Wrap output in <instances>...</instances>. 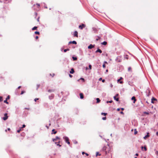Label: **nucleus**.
<instances>
[{"label": "nucleus", "mask_w": 158, "mask_h": 158, "mask_svg": "<svg viewBox=\"0 0 158 158\" xmlns=\"http://www.w3.org/2000/svg\"><path fill=\"white\" fill-rule=\"evenodd\" d=\"M103 150L105 151L106 153L109 152V151L110 150L109 145L108 144H107L103 148Z\"/></svg>", "instance_id": "f257e3e1"}, {"label": "nucleus", "mask_w": 158, "mask_h": 158, "mask_svg": "<svg viewBox=\"0 0 158 158\" xmlns=\"http://www.w3.org/2000/svg\"><path fill=\"white\" fill-rule=\"evenodd\" d=\"M62 14L61 12L58 10H56L55 12V15L57 17H59L60 14Z\"/></svg>", "instance_id": "f03ea898"}, {"label": "nucleus", "mask_w": 158, "mask_h": 158, "mask_svg": "<svg viewBox=\"0 0 158 158\" xmlns=\"http://www.w3.org/2000/svg\"><path fill=\"white\" fill-rule=\"evenodd\" d=\"M63 138L65 140V142L68 144H70V142L69 141V139L67 137L64 136L63 137Z\"/></svg>", "instance_id": "7ed1b4c3"}, {"label": "nucleus", "mask_w": 158, "mask_h": 158, "mask_svg": "<svg viewBox=\"0 0 158 158\" xmlns=\"http://www.w3.org/2000/svg\"><path fill=\"white\" fill-rule=\"evenodd\" d=\"M56 140H56V139L55 138L52 139V141L55 143L57 145L59 146V147H61V145L59 144L60 141L59 140L58 141V142H56Z\"/></svg>", "instance_id": "20e7f679"}, {"label": "nucleus", "mask_w": 158, "mask_h": 158, "mask_svg": "<svg viewBox=\"0 0 158 158\" xmlns=\"http://www.w3.org/2000/svg\"><path fill=\"white\" fill-rule=\"evenodd\" d=\"M8 116H7V114L5 113L4 114V117L3 118V119L5 121L8 119Z\"/></svg>", "instance_id": "39448f33"}, {"label": "nucleus", "mask_w": 158, "mask_h": 158, "mask_svg": "<svg viewBox=\"0 0 158 158\" xmlns=\"http://www.w3.org/2000/svg\"><path fill=\"white\" fill-rule=\"evenodd\" d=\"M85 27V25L84 24H82L81 25H80L79 26V28L81 29H82L83 28H84Z\"/></svg>", "instance_id": "423d86ee"}, {"label": "nucleus", "mask_w": 158, "mask_h": 158, "mask_svg": "<svg viewBox=\"0 0 158 158\" xmlns=\"http://www.w3.org/2000/svg\"><path fill=\"white\" fill-rule=\"evenodd\" d=\"M74 36L76 37H78V32L77 31H74Z\"/></svg>", "instance_id": "0eeeda50"}, {"label": "nucleus", "mask_w": 158, "mask_h": 158, "mask_svg": "<svg viewBox=\"0 0 158 158\" xmlns=\"http://www.w3.org/2000/svg\"><path fill=\"white\" fill-rule=\"evenodd\" d=\"M94 47V45H93L92 44H91L89 46H88V48L89 49H92V48Z\"/></svg>", "instance_id": "6e6552de"}, {"label": "nucleus", "mask_w": 158, "mask_h": 158, "mask_svg": "<svg viewBox=\"0 0 158 158\" xmlns=\"http://www.w3.org/2000/svg\"><path fill=\"white\" fill-rule=\"evenodd\" d=\"M79 95H80V98L81 99H82L84 98V95H83V93H80V94Z\"/></svg>", "instance_id": "1a4fd4ad"}, {"label": "nucleus", "mask_w": 158, "mask_h": 158, "mask_svg": "<svg viewBox=\"0 0 158 158\" xmlns=\"http://www.w3.org/2000/svg\"><path fill=\"white\" fill-rule=\"evenodd\" d=\"M149 133H147V135H145L144 137L143 138L146 139H147L148 137L149 136Z\"/></svg>", "instance_id": "9d476101"}, {"label": "nucleus", "mask_w": 158, "mask_h": 158, "mask_svg": "<svg viewBox=\"0 0 158 158\" xmlns=\"http://www.w3.org/2000/svg\"><path fill=\"white\" fill-rule=\"evenodd\" d=\"M74 73V70L73 68H72L71 69V71H70V73L71 74H73Z\"/></svg>", "instance_id": "9b49d317"}, {"label": "nucleus", "mask_w": 158, "mask_h": 158, "mask_svg": "<svg viewBox=\"0 0 158 158\" xmlns=\"http://www.w3.org/2000/svg\"><path fill=\"white\" fill-rule=\"evenodd\" d=\"M96 52H99V53H102V51L99 49H97L96 51Z\"/></svg>", "instance_id": "f8f14e48"}, {"label": "nucleus", "mask_w": 158, "mask_h": 158, "mask_svg": "<svg viewBox=\"0 0 158 158\" xmlns=\"http://www.w3.org/2000/svg\"><path fill=\"white\" fill-rule=\"evenodd\" d=\"M131 99L132 100H134V102H133V103H135V101H136V99H135V97H134V96H133V97L132 98H131Z\"/></svg>", "instance_id": "ddd939ff"}, {"label": "nucleus", "mask_w": 158, "mask_h": 158, "mask_svg": "<svg viewBox=\"0 0 158 158\" xmlns=\"http://www.w3.org/2000/svg\"><path fill=\"white\" fill-rule=\"evenodd\" d=\"M72 43L74 44H76L77 42L75 41H70L69 42V44H71Z\"/></svg>", "instance_id": "4468645a"}, {"label": "nucleus", "mask_w": 158, "mask_h": 158, "mask_svg": "<svg viewBox=\"0 0 158 158\" xmlns=\"http://www.w3.org/2000/svg\"><path fill=\"white\" fill-rule=\"evenodd\" d=\"M146 92V93H148V94L147 95V96H149L150 95V90L149 89H148L147 90Z\"/></svg>", "instance_id": "2eb2a0df"}, {"label": "nucleus", "mask_w": 158, "mask_h": 158, "mask_svg": "<svg viewBox=\"0 0 158 158\" xmlns=\"http://www.w3.org/2000/svg\"><path fill=\"white\" fill-rule=\"evenodd\" d=\"M156 100V99L155 98H153L152 99L151 102L152 103H154V101Z\"/></svg>", "instance_id": "dca6fc26"}, {"label": "nucleus", "mask_w": 158, "mask_h": 158, "mask_svg": "<svg viewBox=\"0 0 158 158\" xmlns=\"http://www.w3.org/2000/svg\"><path fill=\"white\" fill-rule=\"evenodd\" d=\"M107 44V42H106V41H104L103 42H102V43H101V44H102L104 45H106Z\"/></svg>", "instance_id": "f3484780"}, {"label": "nucleus", "mask_w": 158, "mask_h": 158, "mask_svg": "<svg viewBox=\"0 0 158 158\" xmlns=\"http://www.w3.org/2000/svg\"><path fill=\"white\" fill-rule=\"evenodd\" d=\"M96 100H97V103H99L100 101V99L98 98H96Z\"/></svg>", "instance_id": "a211bd4d"}, {"label": "nucleus", "mask_w": 158, "mask_h": 158, "mask_svg": "<svg viewBox=\"0 0 158 158\" xmlns=\"http://www.w3.org/2000/svg\"><path fill=\"white\" fill-rule=\"evenodd\" d=\"M114 98L115 100L116 101H118L119 100V99L118 98H116V97L115 96L114 97Z\"/></svg>", "instance_id": "6ab92c4d"}, {"label": "nucleus", "mask_w": 158, "mask_h": 158, "mask_svg": "<svg viewBox=\"0 0 158 158\" xmlns=\"http://www.w3.org/2000/svg\"><path fill=\"white\" fill-rule=\"evenodd\" d=\"M124 58L127 60L128 59V55H125L124 56Z\"/></svg>", "instance_id": "aec40b11"}, {"label": "nucleus", "mask_w": 158, "mask_h": 158, "mask_svg": "<svg viewBox=\"0 0 158 158\" xmlns=\"http://www.w3.org/2000/svg\"><path fill=\"white\" fill-rule=\"evenodd\" d=\"M137 132H138L137 131L136 129H135V130H134V134L136 135L137 134Z\"/></svg>", "instance_id": "412c9836"}, {"label": "nucleus", "mask_w": 158, "mask_h": 158, "mask_svg": "<svg viewBox=\"0 0 158 158\" xmlns=\"http://www.w3.org/2000/svg\"><path fill=\"white\" fill-rule=\"evenodd\" d=\"M52 132H54L53 134H56V133H57V131H55V130L54 129H52Z\"/></svg>", "instance_id": "4be33fe9"}, {"label": "nucleus", "mask_w": 158, "mask_h": 158, "mask_svg": "<svg viewBox=\"0 0 158 158\" xmlns=\"http://www.w3.org/2000/svg\"><path fill=\"white\" fill-rule=\"evenodd\" d=\"M37 28V27H34L32 29V30H36Z\"/></svg>", "instance_id": "5701e85b"}, {"label": "nucleus", "mask_w": 158, "mask_h": 158, "mask_svg": "<svg viewBox=\"0 0 158 158\" xmlns=\"http://www.w3.org/2000/svg\"><path fill=\"white\" fill-rule=\"evenodd\" d=\"M128 70L129 71H131V67H129L128 68Z\"/></svg>", "instance_id": "b1692460"}, {"label": "nucleus", "mask_w": 158, "mask_h": 158, "mask_svg": "<svg viewBox=\"0 0 158 158\" xmlns=\"http://www.w3.org/2000/svg\"><path fill=\"white\" fill-rule=\"evenodd\" d=\"M72 58H73V60H77V57H73H73H72Z\"/></svg>", "instance_id": "393cba45"}, {"label": "nucleus", "mask_w": 158, "mask_h": 158, "mask_svg": "<svg viewBox=\"0 0 158 158\" xmlns=\"http://www.w3.org/2000/svg\"><path fill=\"white\" fill-rule=\"evenodd\" d=\"M107 114L106 113H101V114L102 115H104V116H106L107 115Z\"/></svg>", "instance_id": "a878e982"}, {"label": "nucleus", "mask_w": 158, "mask_h": 158, "mask_svg": "<svg viewBox=\"0 0 158 158\" xmlns=\"http://www.w3.org/2000/svg\"><path fill=\"white\" fill-rule=\"evenodd\" d=\"M35 34H37V35H39L40 34V32H39L37 31H35Z\"/></svg>", "instance_id": "bb28decb"}, {"label": "nucleus", "mask_w": 158, "mask_h": 158, "mask_svg": "<svg viewBox=\"0 0 158 158\" xmlns=\"http://www.w3.org/2000/svg\"><path fill=\"white\" fill-rule=\"evenodd\" d=\"M101 38L100 37H99V36L97 37V38L96 39V40L97 41H98V40H99Z\"/></svg>", "instance_id": "cd10ccee"}, {"label": "nucleus", "mask_w": 158, "mask_h": 158, "mask_svg": "<svg viewBox=\"0 0 158 158\" xmlns=\"http://www.w3.org/2000/svg\"><path fill=\"white\" fill-rule=\"evenodd\" d=\"M55 139H56V140L59 139L60 140V138L58 136H56L55 138Z\"/></svg>", "instance_id": "c85d7f7f"}, {"label": "nucleus", "mask_w": 158, "mask_h": 158, "mask_svg": "<svg viewBox=\"0 0 158 158\" xmlns=\"http://www.w3.org/2000/svg\"><path fill=\"white\" fill-rule=\"evenodd\" d=\"M3 101L2 97L0 96V102H2Z\"/></svg>", "instance_id": "c756f323"}, {"label": "nucleus", "mask_w": 158, "mask_h": 158, "mask_svg": "<svg viewBox=\"0 0 158 158\" xmlns=\"http://www.w3.org/2000/svg\"><path fill=\"white\" fill-rule=\"evenodd\" d=\"M4 103H6L7 104H8V102H7V100H6V99L5 100H4Z\"/></svg>", "instance_id": "7c9ffc66"}, {"label": "nucleus", "mask_w": 158, "mask_h": 158, "mask_svg": "<svg viewBox=\"0 0 158 158\" xmlns=\"http://www.w3.org/2000/svg\"><path fill=\"white\" fill-rule=\"evenodd\" d=\"M69 49H65L64 50V52H66L67 51H69Z\"/></svg>", "instance_id": "2f4dec72"}, {"label": "nucleus", "mask_w": 158, "mask_h": 158, "mask_svg": "<svg viewBox=\"0 0 158 158\" xmlns=\"http://www.w3.org/2000/svg\"><path fill=\"white\" fill-rule=\"evenodd\" d=\"M10 96H9V95H8V96H7V98H6V100H7L9 99H10Z\"/></svg>", "instance_id": "473e14b6"}, {"label": "nucleus", "mask_w": 158, "mask_h": 158, "mask_svg": "<svg viewBox=\"0 0 158 158\" xmlns=\"http://www.w3.org/2000/svg\"><path fill=\"white\" fill-rule=\"evenodd\" d=\"M123 79L122 77H121L118 80V82L119 81Z\"/></svg>", "instance_id": "72a5a7b5"}, {"label": "nucleus", "mask_w": 158, "mask_h": 158, "mask_svg": "<svg viewBox=\"0 0 158 158\" xmlns=\"http://www.w3.org/2000/svg\"><path fill=\"white\" fill-rule=\"evenodd\" d=\"M144 148L145 151H146L147 150V148L146 146H144Z\"/></svg>", "instance_id": "f704fd0d"}, {"label": "nucleus", "mask_w": 158, "mask_h": 158, "mask_svg": "<svg viewBox=\"0 0 158 158\" xmlns=\"http://www.w3.org/2000/svg\"><path fill=\"white\" fill-rule=\"evenodd\" d=\"M155 154H156V155H158V151H156L155 152Z\"/></svg>", "instance_id": "c9c22d12"}, {"label": "nucleus", "mask_w": 158, "mask_h": 158, "mask_svg": "<svg viewBox=\"0 0 158 158\" xmlns=\"http://www.w3.org/2000/svg\"><path fill=\"white\" fill-rule=\"evenodd\" d=\"M106 117H103L102 118V119L103 120H106Z\"/></svg>", "instance_id": "e433bc0d"}, {"label": "nucleus", "mask_w": 158, "mask_h": 158, "mask_svg": "<svg viewBox=\"0 0 158 158\" xmlns=\"http://www.w3.org/2000/svg\"><path fill=\"white\" fill-rule=\"evenodd\" d=\"M21 129H20L18 130L17 131V132L18 133H19L20 132V131H21Z\"/></svg>", "instance_id": "4c0bfd02"}, {"label": "nucleus", "mask_w": 158, "mask_h": 158, "mask_svg": "<svg viewBox=\"0 0 158 158\" xmlns=\"http://www.w3.org/2000/svg\"><path fill=\"white\" fill-rule=\"evenodd\" d=\"M144 113L147 114H149V113L147 112H144Z\"/></svg>", "instance_id": "58836bf2"}, {"label": "nucleus", "mask_w": 158, "mask_h": 158, "mask_svg": "<svg viewBox=\"0 0 158 158\" xmlns=\"http://www.w3.org/2000/svg\"><path fill=\"white\" fill-rule=\"evenodd\" d=\"M80 79V80H83V81H85L84 79L83 78H81Z\"/></svg>", "instance_id": "ea45409f"}, {"label": "nucleus", "mask_w": 158, "mask_h": 158, "mask_svg": "<svg viewBox=\"0 0 158 158\" xmlns=\"http://www.w3.org/2000/svg\"><path fill=\"white\" fill-rule=\"evenodd\" d=\"M102 67L103 68H105L106 67V65L105 64H104L102 65Z\"/></svg>", "instance_id": "a19ab883"}, {"label": "nucleus", "mask_w": 158, "mask_h": 158, "mask_svg": "<svg viewBox=\"0 0 158 158\" xmlns=\"http://www.w3.org/2000/svg\"><path fill=\"white\" fill-rule=\"evenodd\" d=\"M112 101H107V103H108L109 102L111 103H112Z\"/></svg>", "instance_id": "79ce46f5"}, {"label": "nucleus", "mask_w": 158, "mask_h": 158, "mask_svg": "<svg viewBox=\"0 0 158 158\" xmlns=\"http://www.w3.org/2000/svg\"><path fill=\"white\" fill-rule=\"evenodd\" d=\"M89 69H91V68H92V66L91 65H89Z\"/></svg>", "instance_id": "37998d69"}, {"label": "nucleus", "mask_w": 158, "mask_h": 158, "mask_svg": "<svg viewBox=\"0 0 158 158\" xmlns=\"http://www.w3.org/2000/svg\"><path fill=\"white\" fill-rule=\"evenodd\" d=\"M25 92V91H22V92H21V94H23V93H24Z\"/></svg>", "instance_id": "c03bdc74"}, {"label": "nucleus", "mask_w": 158, "mask_h": 158, "mask_svg": "<svg viewBox=\"0 0 158 158\" xmlns=\"http://www.w3.org/2000/svg\"><path fill=\"white\" fill-rule=\"evenodd\" d=\"M48 91L49 92H51L53 91V90H48Z\"/></svg>", "instance_id": "a18cd8bd"}, {"label": "nucleus", "mask_w": 158, "mask_h": 158, "mask_svg": "<svg viewBox=\"0 0 158 158\" xmlns=\"http://www.w3.org/2000/svg\"><path fill=\"white\" fill-rule=\"evenodd\" d=\"M39 19H40V17H38V19H37V21L38 22H40Z\"/></svg>", "instance_id": "49530a36"}, {"label": "nucleus", "mask_w": 158, "mask_h": 158, "mask_svg": "<svg viewBox=\"0 0 158 158\" xmlns=\"http://www.w3.org/2000/svg\"><path fill=\"white\" fill-rule=\"evenodd\" d=\"M26 127V126L25 124H23V125L22 128H24Z\"/></svg>", "instance_id": "de8ad7c7"}, {"label": "nucleus", "mask_w": 158, "mask_h": 158, "mask_svg": "<svg viewBox=\"0 0 158 158\" xmlns=\"http://www.w3.org/2000/svg\"><path fill=\"white\" fill-rule=\"evenodd\" d=\"M39 100V98H35V99L34 100L35 101V102H36L37 100Z\"/></svg>", "instance_id": "09e8293b"}, {"label": "nucleus", "mask_w": 158, "mask_h": 158, "mask_svg": "<svg viewBox=\"0 0 158 158\" xmlns=\"http://www.w3.org/2000/svg\"><path fill=\"white\" fill-rule=\"evenodd\" d=\"M69 77H72L73 76H72V75H71V74H69Z\"/></svg>", "instance_id": "8fccbe9b"}, {"label": "nucleus", "mask_w": 158, "mask_h": 158, "mask_svg": "<svg viewBox=\"0 0 158 158\" xmlns=\"http://www.w3.org/2000/svg\"><path fill=\"white\" fill-rule=\"evenodd\" d=\"M35 16H36L37 15V13L36 12L35 13Z\"/></svg>", "instance_id": "3c124183"}, {"label": "nucleus", "mask_w": 158, "mask_h": 158, "mask_svg": "<svg viewBox=\"0 0 158 158\" xmlns=\"http://www.w3.org/2000/svg\"><path fill=\"white\" fill-rule=\"evenodd\" d=\"M38 36H37L35 37V39L37 40L38 39Z\"/></svg>", "instance_id": "603ef678"}, {"label": "nucleus", "mask_w": 158, "mask_h": 158, "mask_svg": "<svg viewBox=\"0 0 158 158\" xmlns=\"http://www.w3.org/2000/svg\"><path fill=\"white\" fill-rule=\"evenodd\" d=\"M50 75L51 76H52V77H53L54 76V73H53V74L52 75L50 74Z\"/></svg>", "instance_id": "864d4df0"}, {"label": "nucleus", "mask_w": 158, "mask_h": 158, "mask_svg": "<svg viewBox=\"0 0 158 158\" xmlns=\"http://www.w3.org/2000/svg\"><path fill=\"white\" fill-rule=\"evenodd\" d=\"M102 82L104 83V82H105V80H104V79H103V80H102Z\"/></svg>", "instance_id": "5fc2aeb1"}, {"label": "nucleus", "mask_w": 158, "mask_h": 158, "mask_svg": "<svg viewBox=\"0 0 158 158\" xmlns=\"http://www.w3.org/2000/svg\"><path fill=\"white\" fill-rule=\"evenodd\" d=\"M51 97L52 98H51V97H50V99H52V98H53L54 97V95H53V96H51Z\"/></svg>", "instance_id": "6e6d98bb"}, {"label": "nucleus", "mask_w": 158, "mask_h": 158, "mask_svg": "<svg viewBox=\"0 0 158 158\" xmlns=\"http://www.w3.org/2000/svg\"><path fill=\"white\" fill-rule=\"evenodd\" d=\"M135 156H138L139 155V154H138V153H136L135 154Z\"/></svg>", "instance_id": "4d7b16f0"}, {"label": "nucleus", "mask_w": 158, "mask_h": 158, "mask_svg": "<svg viewBox=\"0 0 158 158\" xmlns=\"http://www.w3.org/2000/svg\"><path fill=\"white\" fill-rule=\"evenodd\" d=\"M85 154L86 155V156H88L89 155V154H88L87 153H85Z\"/></svg>", "instance_id": "13d9d810"}, {"label": "nucleus", "mask_w": 158, "mask_h": 158, "mask_svg": "<svg viewBox=\"0 0 158 158\" xmlns=\"http://www.w3.org/2000/svg\"><path fill=\"white\" fill-rule=\"evenodd\" d=\"M101 80H102V78H100L99 79V81H101Z\"/></svg>", "instance_id": "bf43d9fd"}, {"label": "nucleus", "mask_w": 158, "mask_h": 158, "mask_svg": "<svg viewBox=\"0 0 158 158\" xmlns=\"http://www.w3.org/2000/svg\"><path fill=\"white\" fill-rule=\"evenodd\" d=\"M110 87H111V88H112V87H113V85H112V84H110Z\"/></svg>", "instance_id": "052dcab7"}, {"label": "nucleus", "mask_w": 158, "mask_h": 158, "mask_svg": "<svg viewBox=\"0 0 158 158\" xmlns=\"http://www.w3.org/2000/svg\"><path fill=\"white\" fill-rule=\"evenodd\" d=\"M85 154V153L84 152H82V154Z\"/></svg>", "instance_id": "680f3d73"}, {"label": "nucleus", "mask_w": 158, "mask_h": 158, "mask_svg": "<svg viewBox=\"0 0 158 158\" xmlns=\"http://www.w3.org/2000/svg\"><path fill=\"white\" fill-rule=\"evenodd\" d=\"M120 84H122V83H123V82L122 81H120Z\"/></svg>", "instance_id": "e2e57ef3"}, {"label": "nucleus", "mask_w": 158, "mask_h": 158, "mask_svg": "<svg viewBox=\"0 0 158 158\" xmlns=\"http://www.w3.org/2000/svg\"><path fill=\"white\" fill-rule=\"evenodd\" d=\"M39 87V85H37V89Z\"/></svg>", "instance_id": "0e129e2a"}, {"label": "nucleus", "mask_w": 158, "mask_h": 158, "mask_svg": "<svg viewBox=\"0 0 158 158\" xmlns=\"http://www.w3.org/2000/svg\"><path fill=\"white\" fill-rule=\"evenodd\" d=\"M104 63H106V64H108V63L106 61H105L104 62Z\"/></svg>", "instance_id": "69168bd1"}, {"label": "nucleus", "mask_w": 158, "mask_h": 158, "mask_svg": "<svg viewBox=\"0 0 158 158\" xmlns=\"http://www.w3.org/2000/svg\"><path fill=\"white\" fill-rule=\"evenodd\" d=\"M120 113L121 114H123V111H121L120 112Z\"/></svg>", "instance_id": "338daca9"}, {"label": "nucleus", "mask_w": 158, "mask_h": 158, "mask_svg": "<svg viewBox=\"0 0 158 158\" xmlns=\"http://www.w3.org/2000/svg\"><path fill=\"white\" fill-rule=\"evenodd\" d=\"M156 135L157 136H158V132H156Z\"/></svg>", "instance_id": "774afa93"}]
</instances>
